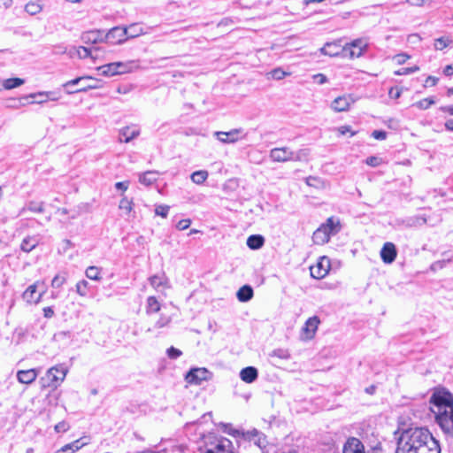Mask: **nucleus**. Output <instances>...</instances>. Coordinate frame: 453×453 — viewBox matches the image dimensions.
<instances>
[{
    "label": "nucleus",
    "instance_id": "f257e3e1",
    "mask_svg": "<svg viewBox=\"0 0 453 453\" xmlns=\"http://www.w3.org/2000/svg\"><path fill=\"white\" fill-rule=\"evenodd\" d=\"M395 453H441V448L427 428L411 427L399 437Z\"/></svg>",
    "mask_w": 453,
    "mask_h": 453
},
{
    "label": "nucleus",
    "instance_id": "f03ea898",
    "mask_svg": "<svg viewBox=\"0 0 453 453\" xmlns=\"http://www.w3.org/2000/svg\"><path fill=\"white\" fill-rule=\"evenodd\" d=\"M341 228L340 220L330 217L313 233L312 241L315 244L323 245L329 242L331 235L338 234Z\"/></svg>",
    "mask_w": 453,
    "mask_h": 453
},
{
    "label": "nucleus",
    "instance_id": "7ed1b4c3",
    "mask_svg": "<svg viewBox=\"0 0 453 453\" xmlns=\"http://www.w3.org/2000/svg\"><path fill=\"white\" fill-rule=\"evenodd\" d=\"M67 369L64 365L50 368L45 376L41 379L42 387L57 388L65 378Z\"/></svg>",
    "mask_w": 453,
    "mask_h": 453
},
{
    "label": "nucleus",
    "instance_id": "20e7f679",
    "mask_svg": "<svg viewBox=\"0 0 453 453\" xmlns=\"http://www.w3.org/2000/svg\"><path fill=\"white\" fill-rule=\"evenodd\" d=\"M368 43L364 39L358 38L351 42L346 43L342 52L344 56H348L349 58H360L367 50Z\"/></svg>",
    "mask_w": 453,
    "mask_h": 453
},
{
    "label": "nucleus",
    "instance_id": "39448f33",
    "mask_svg": "<svg viewBox=\"0 0 453 453\" xmlns=\"http://www.w3.org/2000/svg\"><path fill=\"white\" fill-rule=\"evenodd\" d=\"M212 372L204 367L192 368L185 376L188 383L192 385H201L203 381H209L212 379Z\"/></svg>",
    "mask_w": 453,
    "mask_h": 453
},
{
    "label": "nucleus",
    "instance_id": "423d86ee",
    "mask_svg": "<svg viewBox=\"0 0 453 453\" xmlns=\"http://www.w3.org/2000/svg\"><path fill=\"white\" fill-rule=\"evenodd\" d=\"M431 403L438 408V411L453 408V395L447 390H439L431 396Z\"/></svg>",
    "mask_w": 453,
    "mask_h": 453
},
{
    "label": "nucleus",
    "instance_id": "0eeeda50",
    "mask_svg": "<svg viewBox=\"0 0 453 453\" xmlns=\"http://www.w3.org/2000/svg\"><path fill=\"white\" fill-rule=\"evenodd\" d=\"M435 421L445 434L453 436V408L437 411Z\"/></svg>",
    "mask_w": 453,
    "mask_h": 453
},
{
    "label": "nucleus",
    "instance_id": "6e6552de",
    "mask_svg": "<svg viewBox=\"0 0 453 453\" xmlns=\"http://www.w3.org/2000/svg\"><path fill=\"white\" fill-rule=\"evenodd\" d=\"M243 133L242 128H234L228 132L216 131L213 135L222 143L229 144L235 143L239 140L242 139L245 135H242Z\"/></svg>",
    "mask_w": 453,
    "mask_h": 453
},
{
    "label": "nucleus",
    "instance_id": "1a4fd4ad",
    "mask_svg": "<svg viewBox=\"0 0 453 453\" xmlns=\"http://www.w3.org/2000/svg\"><path fill=\"white\" fill-rule=\"evenodd\" d=\"M127 40L124 27H114L104 34V42L111 44H121Z\"/></svg>",
    "mask_w": 453,
    "mask_h": 453
},
{
    "label": "nucleus",
    "instance_id": "9d476101",
    "mask_svg": "<svg viewBox=\"0 0 453 453\" xmlns=\"http://www.w3.org/2000/svg\"><path fill=\"white\" fill-rule=\"evenodd\" d=\"M330 261L326 257H321L318 263L310 267L311 276L314 279H323L329 272Z\"/></svg>",
    "mask_w": 453,
    "mask_h": 453
},
{
    "label": "nucleus",
    "instance_id": "9b49d317",
    "mask_svg": "<svg viewBox=\"0 0 453 453\" xmlns=\"http://www.w3.org/2000/svg\"><path fill=\"white\" fill-rule=\"evenodd\" d=\"M342 453H366L363 442L356 437H349L345 441Z\"/></svg>",
    "mask_w": 453,
    "mask_h": 453
},
{
    "label": "nucleus",
    "instance_id": "f8f14e48",
    "mask_svg": "<svg viewBox=\"0 0 453 453\" xmlns=\"http://www.w3.org/2000/svg\"><path fill=\"white\" fill-rule=\"evenodd\" d=\"M292 150L288 147L273 148L270 150V158L273 162L291 161Z\"/></svg>",
    "mask_w": 453,
    "mask_h": 453
},
{
    "label": "nucleus",
    "instance_id": "ddd939ff",
    "mask_svg": "<svg viewBox=\"0 0 453 453\" xmlns=\"http://www.w3.org/2000/svg\"><path fill=\"white\" fill-rule=\"evenodd\" d=\"M81 41L86 44H96L104 42V30H89L82 33Z\"/></svg>",
    "mask_w": 453,
    "mask_h": 453
},
{
    "label": "nucleus",
    "instance_id": "4468645a",
    "mask_svg": "<svg viewBox=\"0 0 453 453\" xmlns=\"http://www.w3.org/2000/svg\"><path fill=\"white\" fill-rule=\"evenodd\" d=\"M397 250L393 242H386L380 250V257L385 264H391L395 260Z\"/></svg>",
    "mask_w": 453,
    "mask_h": 453
},
{
    "label": "nucleus",
    "instance_id": "2eb2a0df",
    "mask_svg": "<svg viewBox=\"0 0 453 453\" xmlns=\"http://www.w3.org/2000/svg\"><path fill=\"white\" fill-rule=\"evenodd\" d=\"M89 79H91V78L90 77H78V78L71 80V81L65 82V84H63V88L67 94L79 93L81 91H86L88 88H96L95 85H85L84 87H81V88H78L75 89H71V87H73L74 85H78L84 80H89Z\"/></svg>",
    "mask_w": 453,
    "mask_h": 453
},
{
    "label": "nucleus",
    "instance_id": "dca6fc26",
    "mask_svg": "<svg viewBox=\"0 0 453 453\" xmlns=\"http://www.w3.org/2000/svg\"><path fill=\"white\" fill-rule=\"evenodd\" d=\"M352 103H354V100L350 97V96H338L332 102L331 107L334 111L337 112L345 111L349 109Z\"/></svg>",
    "mask_w": 453,
    "mask_h": 453
},
{
    "label": "nucleus",
    "instance_id": "f3484780",
    "mask_svg": "<svg viewBox=\"0 0 453 453\" xmlns=\"http://www.w3.org/2000/svg\"><path fill=\"white\" fill-rule=\"evenodd\" d=\"M319 322V319L317 316L311 317L306 320L303 331L306 334L307 339L313 338Z\"/></svg>",
    "mask_w": 453,
    "mask_h": 453
},
{
    "label": "nucleus",
    "instance_id": "a211bd4d",
    "mask_svg": "<svg viewBox=\"0 0 453 453\" xmlns=\"http://www.w3.org/2000/svg\"><path fill=\"white\" fill-rule=\"evenodd\" d=\"M37 375L35 369L20 370L17 372V380L22 384H30L36 380Z\"/></svg>",
    "mask_w": 453,
    "mask_h": 453
},
{
    "label": "nucleus",
    "instance_id": "6ab92c4d",
    "mask_svg": "<svg viewBox=\"0 0 453 453\" xmlns=\"http://www.w3.org/2000/svg\"><path fill=\"white\" fill-rule=\"evenodd\" d=\"M140 129L135 127H125L119 130V142H129L134 138L138 136Z\"/></svg>",
    "mask_w": 453,
    "mask_h": 453
},
{
    "label": "nucleus",
    "instance_id": "aec40b11",
    "mask_svg": "<svg viewBox=\"0 0 453 453\" xmlns=\"http://www.w3.org/2000/svg\"><path fill=\"white\" fill-rule=\"evenodd\" d=\"M258 377V371L254 366H247L241 370L240 378L246 383L254 382Z\"/></svg>",
    "mask_w": 453,
    "mask_h": 453
},
{
    "label": "nucleus",
    "instance_id": "412c9836",
    "mask_svg": "<svg viewBox=\"0 0 453 453\" xmlns=\"http://www.w3.org/2000/svg\"><path fill=\"white\" fill-rule=\"evenodd\" d=\"M37 293V286L36 284L30 285L23 293V299L28 303H39L42 294L36 295Z\"/></svg>",
    "mask_w": 453,
    "mask_h": 453
},
{
    "label": "nucleus",
    "instance_id": "4be33fe9",
    "mask_svg": "<svg viewBox=\"0 0 453 453\" xmlns=\"http://www.w3.org/2000/svg\"><path fill=\"white\" fill-rule=\"evenodd\" d=\"M121 65H122L121 64L116 63V62L109 63V64L104 65L102 66H99L97 68V71L99 72V74H101V75L113 76V75L119 74L120 71H119V68Z\"/></svg>",
    "mask_w": 453,
    "mask_h": 453
},
{
    "label": "nucleus",
    "instance_id": "5701e85b",
    "mask_svg": "<svg viewBox=\"0 0 453 453\" xmlns=\"http://www.w3.org/2000/svg\"><path fill=\"white\" fill-rule=\"evenodd\" d=\"M39 244V238L35 235L25 237L20 244L22 251L28 253Z\"/></svg>",
    "mask_w": 453,
    "mask_h": 453
},
{
    "label": "nucleus",
    "instance_id": "b1692460",
    "mask_svg": "<svg viewBox=\"0 0 453 453\" xmlns=\"http://www.w3.org/2000/svg\"><path fill=\"white\" fill-rule=\"evenodd\" d=\"M124 29L127 32V40L131 38H135L141 35H144L146 32L143 30L142 27L138 23H133L128 27H124Z\"/></svg>",
    "mask_w": 453,
    "mask_h": 453
},
{
    "label": "nucleus",
    "instance_id": "393cba45",
    "mask_svg": "<svg viewBox=\"0 0 453 453\" xmlns=\"http://www.w3.org/2000/svg\"><path fill=\"white\" fill-rule=\"evenodd\" d=\"M247 246L250 250H258L265 244V238L261 234H252L247 239Z\"/></svg>",
    "mask_w": 453,
    "mask_h": 453
},
{
    "label": "nucleus",
    "instance_id": "a878e982",
    "mask_svg": "<svg viewBox=\"0 0 453 453\" xmlns=\"http://www.w3.org/2000/svg\"><path fill=\"white\" fill-rule=\"evenodd\" d=\"M99 50H100V48H98V47L87 48L84 46H81L77 50V54L80 58H86L88 57L96 58L98 57Z\"/></svg>",
    "mask_w": 453,
    "mask_h": 453
},
{
    "label": "nucleus",
    "instance_id": "bb28decb",
    "mask_svg": "<svg viewBox=\"0 0 453 453\" xmlns=\"http://www.w3.org/2000/svg\"><path fill=\"white\" fill-rule=\"evenodd\" d=\"M236 296L240 302H248L253 297V288L250 285H244L239 288Z\"/></svg>",
    "mask_w": 453,
    "mask_h": 453
},
{
    "label": "nucleus",
    "instance_id": "cd10ccee",
    "mask_svg": "<svg viewBox=\"0 0 453 453\" xmlns=\"http://www.w3.org/2000/svg\"><path fill=\"white\" fill-rule=\"evenodd\" d=\"M249 439L253 441L254 443L260 449H263L266 446V440L265 435L257 429H254L249 433Z\"/></svg>",
    "mask_w": 453,
    "mask_h": 453
},
{
    "label": "nucleus",
    "instance_id": "c85d7f7f",
    "mask_svg": "<svg viewBox=\"0 0 453 453\" xmlns=\"http://www.w3.org/2000/svg\"><path fill=\"white\" fill-rule=\"evenodd\" d=\"M87 442H83L81 439H78L73 442L64 445L60 449L62 453H75L81 449Z\"/></svg>",
    "mask_w": 453,
    "mask_h": 453
},
{
    "label": "nucleus",
    "instance_id": "c756f323",
    "mask_svg": "<svg viewBox=\"0 0 453 453\" xmlns=\"http://www.w3.org/2000/svg\"><path fill=\"white\" fill-rule=\"evenodd\" d=\"M43 9L41 0H33L25 5V12L29 15L34 16L40 13Z\"/></svg>",
    "mask_w": 453,
    "mask_h": 453
},
{
    "label": "nucleus",
    "instance_id": "7c9ffc66",
    "mask_svg": "<svg viewBox=\"0 0 453 453\" xmlns=\"http://www.w3.org/2000/svg\"><path fill=\"white\" fill-rule=\"evenodd\" d=\"M340 45L335 42H327L324 47L320 49V51L324 55H327L330 57H335L340 54Z\"/></svg>",
    "mask_w": 453,
    "mask_h": 453
},
{
    "label": "nucleus",
    "instance_id": "2f4dec72",
    "mask_svg": "<svg viewBox=\"0 0 453 453\" xmlns=\"http://www.w3.org/2000/svg\"><path fill=\"white\" fill-rule=\"evenodd\" d=\"M149 280L150 285L156 289L165 287L167 283V278L165 273L153 275L150 277Z\"/></svg>",
    "mask_w": 453,
    "mask_h": 453
},
{
    "label": "nucleus",
    "instance_id": "473e14b6",
    "mask_svg": "<svg viewBox=\"0 0 453 453\" xmlns=\"http://www.w3.org/2000/svg\"><path fill=\"white\" fill-rule=\"evenodd\" d=\"M157 172L148 171L140 175L139 181L142 184L150 186V185L153 184L154 182H156V180L157 179Z\"/></svg>",
    "mask_w": 453,
    "mask_h": 453
},
{
    "label": "nucleus",
    "instance_id": "72a5a7b5",
    "mask_svg": "<svg viewBox=\"0 0 453 453\" xmlns=\"http://www.w3.org/2000/svg\"><path fill=\"white\" fill-rule=\"evenodd\" d=\"M231 445L232 442L228 439L223 438L213 448L207 449L206 450H211L213 453H226V448H229Z\"/></svg>",
    "mask_w": 453,
    "mask_h": 453
},
{
    "label": "nucleus",
    "instance_id": "f704fd0d",
    "mask_svg": "<svg viewBox=\"0 0 453 453\" xmlns=\"http://www.w3.org/2000/svg\"><path fill=\"white\" fill-rule=\"evenodd\" d=\"M160 311V303L155 296H149L146 302V312L155 313Z\"/></svg>",
    "mask_w": 453,
    "mask_h": 453
},
{
    "label": "nucleus",
    "instance_id": "c9c22d12",
    "mask_svg": "<svg viewBox=\"0 0 453 453\" xmlns=\"http://www.w3.org/2000/svg\"><path fill=\"white\" fill-rule=\"evenodd\" d=\"M208 175H209V173L207 171L199 170V171L194 172L191 174L190 179L194 183H196L197 185H201L207 180Z\"/></svg>",
    "mask_w": 453,
    "mask_h": 453
},
{
    "label": "nucleus",
    "instance_id": "e433bc0d",
    "mask_svg": "<svg viewBox=\"0 0 453 453\" xmlns=\"http://www.w3.org/2000/svg\"><path fill=\"white\" fill-rule=\"evenodd\" d=\"M25 83V81L20 78H9L3 81V87L5 89H12L18 88Z\"/></svg>",
    "mask_w": 453,
    "mask_h": 453
},
{
    "label": "nucleus",
    "instance_id": "4c0bfd02",
    "mask_svg": "<svg viewBox=\"0 0 453 453\" xmlns=\"http://www.w3.org/2000/svg\"><path fill=\"white\" fill-rule=\"evenodd\" d=\"M86 276L93 280L99 281L102 280L101 269L97 266H88L85 272Z\"/></svg>",
    "mask_w": 453,
    "mask_h": 453
},
{
    "label": "nucleus",
    "instance_id": "58836bf2",
    "mask_svg": "<svg viewBox=\"0 0 453 453\" xmlns=\"http://www.w3.org/2000/svg\"><path fill=\"white\" fill-rule=\"evenodd\" d=\"M25 211H29L32 212L42 213L44 211V203L42 202L37 203L35 201H31L27 203L26 207L22 209V212Z\"/></svg>",
    "mask_w": 453,
    "mask_h": 453
},
{
    "label": "nucleus",
    "instance_id": "ea45409f",
    "mask_svg": "<svg viewBox=\"0 0 453 453\" xmlns=\"http://www.w3.org/2000/svg\"><path fill=\"white\" fill-rule=\"evenodd\" d=\"M52 92H38V93H32L27 96V97L34 98L35 101L32 103L35 104H42L46 102L49 98V96L51 95Z\"/></svg>",
    "mask_w": 453,
    "mask_h": 453
},
{
    "label": "nucleus",
    "instance_id": "a19ab883",
    "mask_svg": "<svg viewBox=\"0 0 453 453\" xmlns=\"http://www.w3.org/2000/svg\"><path fill=\"white\" fill-rule=\"evenodd\" d=\"M435 101L434 97H426L422 100H419L412 104V106L420 109V110H426L431 105L434 104Z\"/></svg>",
    "mask_w": 453,
    "mask_h": 453
},
{
    "label": "nucleus",
    "instance_id": "79ce46f5",
    "mask_svg": "<svg viewBox=\"0 0 453 453\" xmlns=\"http://www.w3.org/2000/svg\"><path fill=\"white\" fill-rule=\"evenodd\" d=\"M308 150H305V149H301L297 151H293L292 150V155H291V157H290V160L291 161H302V160H305L308 157Z\"/></svg>",
    "mask_w": 453,
    "mask_h": 453
},
{
    "label": "nucleus",
    "instance_id": "37998d69",
    "mask_svg": "<svg viewBox=\"0 0 453 453\" xmlns=\"http://www.w3.org/2000/svg\"><path fill=\"white\" fill-rule=\"evenodd\" d=\"M88 282L85 280H80L76 284V292L81 296H86L88 294Z\"/></svg>",
    "mask_w": 453,
    "mask_h": 453
},
{
    "label": "nucleus",
    "instance_id": "c03bdc74",
    "mask_svg": "<svg viewBox=\"0 0 453 453\" xmlns=\"http://www.w3.org/2000/svg\"><path fill=\"white\" fill-rule=\"evenodd\" d=\"M119 207L120 210H125L127 213H130L133 210V201L127 197H123L119 202Z\"/></svg>",
    "mask_w": 453,
    "mask_h": 453
},
{
    "label": "nucleus",
    "instance_id": "a18cd8bd",
    "mask_svg": "<svg viewBox=\"0 0 453 453\" xmlns=\"http://www.w3.org/2000/svg\"><path fill=\"white\" fill-rule=\"evenodd\" d=\"M66 281L65 275L57 274L51 280V287L55 288H61Z\"/></svg>",
    "mask_w": 453,
    "mask_h": 453
},
{
    "label": "nucleus",
    "instance_id": "49530a36",
    "mask_svg": "<svg viewBox=\"0 0 453 453\" xmlns=\"http://www.w3.org/2000/svg\"><path fill=\"white\" fill-rule=\"evenodd\" d=\"M72 334L70 331H59L54 334V340L57 342H62L64 340L70 341Z\"/></svg>",
    "mask_w": 453,
    "mask_h": 453
},
{
    "label": "nucleus",
    "instance_id": "de8ad7c7",
    "mask_svg": "<svg viewBox=\"0 0 453 453\" xmlns=\"http://www.w3.org/2000/svg\"><path fill=\"white\" fill-rule=\"evenodd\" d=\"M449 42L446 37L437 38L434 42V47L437 50H442L449 45Z\"/></svg>",
    "mask_w": 453,
    "mask_h": 453
},
{
    "label": "nucleus",
    "instance_id": "09e8293b",
    "mask_svg": "<svg viewBox=\"0 0 453 453\" xmlns=\"http://www.w3.org/2000/svg\"><path fill=\"white\" fill-rule=\"evenodd\" d=\"M169 209L170 207L168 205H157L155 209V214L163 218H166L169 212Z\"/></svg>",
    "mask_w": 453,
    "mask_h": 453
},
{
    "label": "nucleus",
    "instance_id": "8fccbe9b",
    "mask_svg": "<svg viewBox=\"0 0 453 453\" xmlns=\"http://www.w3.org/2000/svg\"><path fill=\"white\" fill-rule=\"evenodd\" d=\"M418 70H419V67L417 65H414L412 67H403V68L399 69L398 71H396L395 73L396 75H407V74L413 73Z\"/></svg>",
    "mask_w": 453,
    "mask_h": 453
},
{
    "label": "nucleus",
    "instance_id": "3c124183",
    "mask_svg": "<svg viewBox=\"0 0 453 453\" xmlns=\"http://www.w3.org/2000/svg\"><path fill=\"white\" fill-rule=\"evenodd\" d=\"M167 357L171 359H177L182 355V352L174 347H170L166 350Z\"/></svg>",
    "mask_w": 453,
    "mask_h": 453
},
{
    "label": "nucleus",
    "instance_id": "603ef678",
    "mask_svg": "<svg viewBox=\"0 0 453 453\" xmlns=\"http://www.w3.org/2000/svg\"><path fill=\"white\" fill-rule=\"evenodd\" d=\"M270 74L274 80H281L287 75V73L280 68H275L270 73Z\"/></svg>",
    "mask_w": 453,
    "mask_h": 453
},
{
    "label": "nucleus",
    "instance_id": "864d4df0",
    "mask_svg": "<svg viewBox=\"0 0 453 453\" xmlns=\"http://www.w3.org/2000/svg\"><path fill=\"white\" fill-rule=\"evenodd\" d=\"M426 221V220L424 218L415 217V218H411V219H408L407 226H420V225L425 224Z\"/></svg>",
    "mask_w": 453,
    "mask_h": 453
},
{
    "label": "nucleus",
    "instance_id": "5fc2aeb1",
    "mask_svg": "<svg viewBox=\"0 0 453 453\" xmlns=\"http://www.w3.org/2000/svg\"><path fill=\"white\" fill-rule=\"evenodd\" d=\"M273 356L278 357L281 359H288L290 355L288 350L278 349L273 351Z\"/></svg>",
    "mask_w": 453,
    "mask_h": 453
},
{
    "label": "nucleus",
    "instance_id": "6e6d98bb",
    "mask_svg": "<svg viewBox=\"0 0 453 453\" xmlns=\"http://www.w3.org/2000/svg\"><path fill=\"white\" fill-rule=\"evenodd\" d=\"M171 321V319L169 317L161 316L159 319L156 322L155 327L157 328H162L165 326H167Z\"/></svg>",
    "mask_w": 453,
    "mask_h": 453
},
{
    "label": "nucleus",
    "instance_id": "4d7b16f0",
    "mask_svg": "<svg viewBox=\"0 0 453 453\" xmlns=\"http://www.w3.org/2000/svg\"><path fill=\"white\" fill-rule=\"evenodd\" d=\"M70 428L68 423H66L65 421H61V422H58L54 429L57 433H64V432H66L68 429Z\"/></svg>",
    "mask_w": 453,
    "mask_h": 453
},
{
    "label": "nucleus",
    "instance_id": "13d9d810",
    "mask_svg": "<svg viewBox=\"0 0 453 453\" xmlns=\"http://www.w3.org/2000/svg\"><path fill=\"white\" fill-rule=\"evenodd\" d=\"M372 137H373L376 140H385L387 138V132L383 130H374L372 133Z\"/></svg>",
    "mask_w": 453,
    "mask_h": 453
},
{
    "label": "nucleus",
    "instance_id": "bf43d9fd",
    "mask_svg": "<svg viewBox=\"0 0 453 453\" xmlns=\"http://www.w3.org/2000/svg\"><path fill=\"white\" fill-rule=\"evenodd\" d=\"M191 224V221L190 219H181L180 220L177 225H176V227L179 229V230H185L187 228L189 227Z\"/></svg>",
    "mask_w": 453,
    "mask_h": 453
},
{
    "label": "nucleus",
    "instance_id": "052dcab7",
    "mask_svg": "<svg viewBox=\"0 0 453 453\" xmlns=\"http://www.w3.org/2000/svg\"><path fill=\"white\" fill-rule=\"evenodd\" d=\"M337 130H338L339 134L342 135H344L349 132L350 133V136H353L356 134V132L350 130L349 126H342V127H338Z\"/></svg>",
    "mask_w": 453,
    "mask_h": 453
},
{
    "label": "nucleus",
    "instance_id": "680f3d73",
    "mask_svg": "<svg viewBox=\"0 0 453 453\" xmlns=\"http://www.w3.org/2000/svg\"><path fill=\"white\" fill-rule=\"evenodd\" d=\"M313 80L316 83L320 84V85L324 84L327 81L326 76L323 73H318V74L314 75Z\"/></svg>",
    "mask_w": 453,
    "mask_h": 453
},
{
    "label": "nucleus",
    "instance_id": "e2e57ef3",
    "mask_svg": "<svg viewBox=\"0 0 453 453\" xmlns=\"http://www.w3.org/2000/svg\"><path fill=\"white\" fill-rule=\"evenodd\" d=\"M396 62L399 64V65H402L403 63H405L407 61V59L410 58V56L405 54V53H402V54H397L395 57Z\"/></svg>",
    "mask_w": 453,
    "mask_h": 453
},
{
    "label": "nucleus",
    "instance_id": "0e129e2a",
    "mask_svg": "<svg viewBox=\"0 0 453 453\" xmlns=\"http://www.w3.org/2000/svg\"><path fill=\"white\" fill-rule=\"evenodd\" d=\"M380 159L377 157H369L366 158V164L371 166H377L380 164Z\"/></svg>",
    "mask_w": 453,
    "mask_h": 453
},
{
    "label": "nucleus",
    "instance_id": "69168bd1",
    "mask_svg": "<svg viewBox=\"0 0 453 453\" xmlns=\"http://www.w3.org/2000/svg\"><path fill=\"white\" fill-rule=\"evenodd\" d=\"M42 311H43V316L46 319H51L54 316V314H55V311H54L53 308L50 307V306L44 307Z\"/></svg>",
    "mask_w": 453,
    "mask_h": 453
},
{
    "label": "nucleus",
    "instance_id": "338daca9",
    "mask_svg": "<svg viewBox=\"0 0 453 453\" xmlns=\"http://www.w3.org/2000/svg\"><path fill=\"white\" fill-rule=\"evenodd\" d=\"M446 263V259L436 261L431 265V269L434 271L436 269H441L445 266Z\"/></svg>",
    "mask_w": 453,
    "mask_h": 453
},
{
    "label": "nucleus",
    "instance_id": "774afa93",
    "mask_svg": "<svg viewBox=\"0 0 453 453\" xmlns=\"http://www.w3.org/2000/svg\"><path fill=\"white\" fill-rule=\"evenodd\" d=\"M438 82V78L434 76H428L426 80V82L424 84V87L427 86H435Z\"/></svg>",
    "mask_w": 453,
    "mask_h": 453
}]
</instances>
